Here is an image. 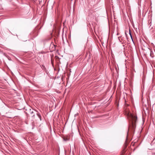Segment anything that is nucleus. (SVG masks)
I'll use <instances>...</instances> for the list:
<instances>
[{
  "label": "nucleus",
  "mask_w": 155,
  "mask_h": 155,
  "mask_svg": "<svg viewBox=\"0 0 155 155\" xmlns=\"http://www.w3.org/2000/svg\"><path fill=\"white\" fill-rule=\"evenodd\" d=\"M37 114L38 117L40 118V120H41V117L40 115L38 114Z\"/></svg>",
  "instance_id": "obj_4"
},
{
  "label": "nucleus",
  "mask_w": 155,
  "mask_h": 155,
  "mask_svg": "<svg viewBox=\"0 0 155 155\" xmlns=\"http://www.w3.org/2000/svg\"><path fill=\"white\" fill-rule=\"evenodd\" d=\"M129 34H130V37L131 38V39L132 41H133V39L132 37V35H131V34L130 31V30H129Z\"/></svg>",
  "instance_id": "obj_3"
},
{
  "label": "nucleus",
  "mask_w": 155,
  "mask_h": 155,
  "mask_svg": "<svg viewBox=\"0 0 155 155\" xmlns=\"http://www.w3.org/2000/svg\"><path fill=\"white\" fill-rule=\"evenodd\" d=\"M125 114L127 116L131 122L133 129H134L135 127L136 123L137 121V116L132 114L128 110H126Z\"/></svg>",
  "instance_id": "obj_1"
},
{
  "label": "nucleus",
  "mask_w": 155,
  "mask_h": 155,
  "mask_svg": "<svg viewBox=\"0 0 155 155\" xmlns=\"http://www.w3.org/2000/svg\"><path fill=\"white\" fill-rule=\"evenodd\" d=\"M34 113L33 111H31V110H30V113L28 114H29V115L30 117H33L35 115V114Z\"/></svg>",
  "instance_id": "obj_2"
}]
</instances>
